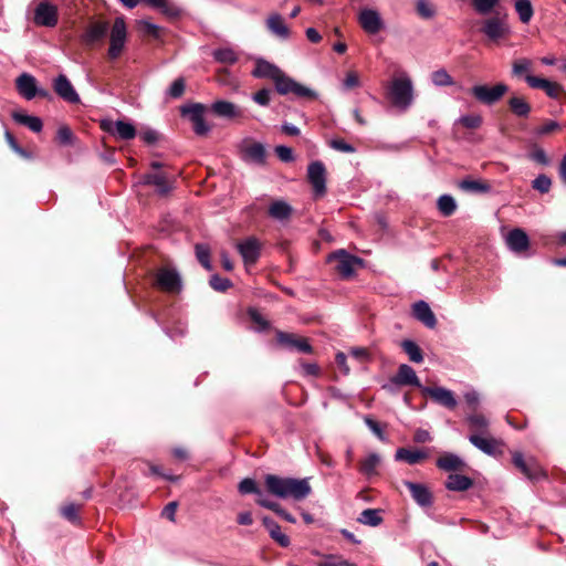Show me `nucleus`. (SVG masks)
<instances>
[{"label":"nucleus","mask_w":566,"mask_h":566,"mask_svg":"<svg viewBox=\"0 0 566 566\" xmlns=\"http://www.w3.org/2000/svg\"><path fill=\"white\" fill-rule=\"evenodd\" d=\"M275 154L284 163H291L294 160L293 150H292V148H290L287 146H284V145L276 146Z\"/></svg>","instance_id":"64"},{"label":"nucleus","mask_w":566,"mask_h":566,"mask_svg":"<svg viewBox=\"0 0 566 566\" xmlns=\"http://www.w3.org/2000/svg\"><path fill=\"white\" fill-rule=\"evenodd\" d=\"M467 421L472 430L479 432L478 434L488 433L489 420L483 415L468 416Z\"/></svg>","instance_id":"46"},{"label":"nucleus","mask_w":566,"mask_h":566,"mask_svg":"<svg viewBox=\"0 0 566 566\" xmlns=\"http://www.w3.org/2000/svg\"><path fill=\"white\" fill-rule=\"evenodd\" d=\"M15 85L19 94L30 101L36 96V80L29 73H22L17 80Z\"/></svg>","instance_id":"23"},{"label":"nucleus","mask_w":566,"mask_h":566,"mask_svg":"<svg viewBox=\"0 0 566 566\" xmlns=\"http://www.w3.org/2000/svg\"><path fill=\"white\" fill-rule=\"evenodd\" d=\"M405 485L411 493L412 499L423 507L432 504V495L427 486L420 483L405 481Z\"/></svg>","instance_id":"25"},{"label":"nucleus","mask_w":566,"mask_h":566,"mask_svg":"<svg viewBox=\"0 0 566 566\" xmlns=\"http://www.w3.org/2000/svg\"><path fill=\"white\" fill-rule=\"evenodd\" d=\"M365 423L366 426L373 431V433L381 441H387V438L384 433V430L381 428V426L375 421L374 419H371L370 417H366L365 418Z\"/></svg>","instance_id":"63"},{"label":"nucleus","mask_w":566,"mask_h":566,"mask_svg":"<svg viewBox=\"0 0 566 566\" xmlns=\"http://www.w3.org/2000/svg\"><path fill=\"white\" fill-rule=\"evenodd\" d=\"M380 457L379 454L373 452L369 453L365 459L360 461L359 471L361 474L366 475L367 478L374 476L377 474V468L380 464Z\"/></svg>","instance_id":"38"},{"label":"nucleus","mask_w":566,"mask_h":566,"mask_svg":"<svg viewBox=\"0 0 566 566\" xmlns=\"http://www.w3.org/2000/svg\"><path fill=\"white\" fill-rule=\"evenodd\" d=\"M139 29L143 33L153 38H159L161 31L160 27L147 20L139 21Z\"/></svg>","instance_id":"58"},{"label":"nucleus","mask_w":566,"mask_h":566,"mask_svg":"<svg viewBox=\"0 0 566 566\" xmlns=\"http://www.w3.org/2000/svg\"><path fill=\"white\" fill-rule=\"evenodd\" d=\"M101 127L103 130L123 140H130L136 136L135 126L125 120H103Z\"/></svg>","instance_id":"12"},{"label":"nucleus","mask_w":566,"mask_h":566,"mask_svg":"<svg viewBox=\"0 0 566 566\" xmlns=\"http://www.w3.org/2000/svg\"><path fill=\"white\" fill-rule=\"evenodd\" d=\"M244 160L262 165L265 161V148L260 143H250L243 148Z\"/></svg>","instance_id":"34"},{"label":"nucleus","mask_w":566,"mask_h":566,"mask_svg":"<svg viewBox=\"0 0 566 566\" xmlns=\"http://www.w3.org/2000/svg\"><path fill=\"white\" fill-rule=\"evenodd\" d=\"M511 111L518 117H526L531 112L530 104L523 98L513 96L509 101Z\"/></svg>","instance_id":"42"},{"label":"nucleus","mask_w":566,"mask_h":566,"mask_svg":"<svg viewBox=\"0 0 566 566\" xmlns=\"http://www.w3.org/2000/svg\"><path fill=\"white\" fill-rule=\"evenodd\" d=\"M389 385H394L397 387L415 386L420 389H421V387H423L420 384V380H419L415 369L407 364H401L398 367L396 375L390 378Z\"/></svg>","instance_id":"18"},{"label":"nucleus","mask_w":566,"mask_h":566,"mask_svg":"<svg viewBox=\"0 0 566 566\" xmlns=\"http://www.w3.org/2000/svg\"><path fill=\"white\" fill-rule=\"evenodd\" d=\"M525 81L532 88L543 90L552 98H558L562 93V86L556 82L533 75H526Z\"/></svg>","instance_id":"22"},{"label":"nucleus","mask_w":566,"mask_h":566,"mask_svg":"<svg viewBox=\"0 0 566 566\" xmlns=\"http://www.w3.org/2000/svg\"><path fill=\"white\" fill-rule=\"evenodd\" d=\"M12 118L21 124L27 126L29 129H31L34 133H40L43 128V123L40 117L27 115L22 113H13Z\"/></svg>","instance_id":"39"},{"label":"nucleus","mask_w":566,"mask_h":566,"mask_svg":"<svg viewBox=\"0 0 566 566\" xmlns=\"http://www.w3.org/2000/svg\"><path fill=\"white\" fill-rule=\"evenodd\" d=\"M505 242L509 249L515 253L525 252L530 247V239L527 233L520 228H515L505 237Z\"/></svg>","instance_id":"21"},{"label":"nucleus","mask_w":566,"mask_h":566,"mask_svg":"<svg viewBox=\"0 0 566 566\" xmlns=\"http://www.w3.org/2000/svg\"><path fill=\"white\" fill-rule=\"evenodd\" d=\"M53 87H54L55 93L64 101L72 103V104H76L80 102L78 94L76 93L72 83L69 81V78L65 75L60 74L54 80Z\"/></svg>","instance_id":"20"},{"label":"nucleus","mask_w":566,"mask_h":566,"mask_svg":"<svg viewBox=\"0 0 566 566\" xmlns=\"http://www.w3.org/2000/svg\"><path fill=\"white\" fill-rule=\"evenodd\" d=\"M211 111L219 117L235 118L241 115L240 109L235 104L228 101H216L211 105Z\"/></svg>","instance_id":"32"},{"label":"nucleus","mask_w":566,"mask_h":566,"mask_svg":"<svg viewBox=\"0 0 566 566\" xmlns=\"http://www.w3.org/2000/svg\"><path fill=\"white\" fill-rule=\"evenodd\" d=\"M185 87L186 84L184 78L179 77L169 86L167 94L172 98H179L184 94Z\"/></svg>","instance_id":"61"},{"label":"nucleus","mask_w":566,"mask_h":566,"mask_svg":"<svg viewBox=\"0 0 566 566\" xmlns=\"http://www.w3.org/2000/svg\"><path fill=\"white\" fill-rule=\"evenodd\" d=\"M437 206L440 213L444 217L452 216L457 210V202L454 198L450 195L440 196L438 198Z\"/></svg>","instance_id":"41"},{"label":"nucleus","mask_w":566,"mask_h":566,"mask_svg":"<svg viewBox=\"0 0 566 566\" xmlns=\"http://www.w3.org/2000/svg\"><path fill=\"white\" fill-rule=\"evenodd\" d=\"M175 181V177L163 171L146 174L142 179L143 185L154 186L156 188V192L161 197H165L172 191Z\"/></svg>","instance_id":"10"},{"label":"nucleus","mask_w":566,"mask_h":566,"mask_svg":"<svg viewBox=\"0 0 566 566\" xmlns=\"http://www.w3.org/2000/svg\"><path fill=\"white\" fill-rule=\"evenodd\" d=\"M431 80L436 86H450L454 84L453 78L444 69L434 71L431 74Z\"/></svg>","instance_id":"50"},{"label":"nucleus","mask_w":566,"mask_h":566,"mask_svg":"<svg viewBox=\"0 0 566 566\" xmlns=\"http://www.w3.org/2000/svg\"><path fill=\"white\" fill-rule=\"evenodd\" d=\"M239 492L241 494H256L261 495V491L256 485V482L253 479L245 478L239 483Z\"/></svg>","instance_id":"55"},{"label":"nucleus","mask_w":566,"mask_h":566,"mask_svg":"<svg viewBox=\"0 0 566 566\" xmlns=\"http://www.w3.org/2000/svg\"><path fill=\"white\" fill-rule=\"evenodd\" d=\"M421 392L450 410H453L458 405L454 394L444 387H421Z\"/></svg>","instance_id":"15"},{"label":"nucleus","mask_w":566,"mask_h":566,"mask_svg":"<svg viewBox=\"0 0 566 566\" xmlns=\"http://www.w3.org/2000/svg\"><path fill=\"white\" fill-rule=\"evenodd\" d=\"M328 145L333 149L340 151V153L352 154V153H355V150H356L353 145L348 144L346 140H344L342 138L332 139V140H329Z\"/></svg>","instance_id":"59"},{"label":"nucleus","mask_w":566,"mask_h":566,"mask_svg":"<svg viewBox=\"0 0 566 566\" xmlns=\"http://www.w3.org/2000/svg\"><path fill=\"white\" fill-rule=\"evenodd\" d=\"M263 525L269 531L270 536L274 539L280 546L287 547L290 545V538L287 535L282 533L280 525L273 521L271 517L264 516L262 518Z\"/></svg>","instance_id":"33"},{"label":"nucleus","mask_w":566,"mask_h":566,"mask_svg":"<svg viewBox=\"0 0 566 566\" xmlns=\"http://www.w3.org/2000/svg\"><path fill=\"white\" fill-rule=\"evenodd\" d=\"M429 457V453L424 450H412L407 448H399L396 451L395 460L403 461L410 465L417 464Z\"/></svg>","instance_id":"29"},{"label":"nucleus","mask_w":566,"mask_h":566,"mask_svg":"<svg viewBox=\"0 0 566 566\" xmlns=\"http://www.w3.org/2000/svg\"><path fill=\"white\" fill-rule=\"evenodd\" d=\"M528 156L533 161L539 165L547 166L549 164V158L543 148L536 147Z\"/></svg>","instance_id":"62"},{"label":"nucleus","mask_w":566,"mask_h":566,"mask_svg":"<svg viewBox=\"0 0 566 566\" xmlns=\"http://www.w3.org/2000/svg\"><path fill=\"white\" fill-rule=\"evenodd\" d=\"M437 467L446 472L463 471L467 468L465 461L458 454L444 452L437 459Z\"/></svg>","instance_id":"24"},{"label":"nucleus","mask_w":566,"mask_h":566,"mask_svg":"<svg viewBox=\"0 0 566 566\" xmlns=\"http://www.w3.org/2000/svg\"><path fill=\"white\" fill-rule=\"evenodd\" d=\"M481 32L491 41L497 42L510 34L511 29L505 18L492 17L486 19L481 28Z\"/></svg>","instance_id":"11"},{"label":"nucleus","mask_w":566,"mask_h":566,"mask_svg":"<svg viewBox=\"0 0 566 566\" xmlns=\"http://www.w3.org/2000/svg\"><path fill=\"white\" fill-rule=\"evenodd\" d=\"M500 0H472V6L479 14L490 13Z\"/></svg>","instance_id":"52"},{"label":"nucleus","mask_w":566,"mask_h":566,"mask_svg":"<svg viewBox=\"0 0 566 566\" xmlns=\"http://www.w3.org/2000/svg\"><path fill=\"white\" fill-rule=\"evenodd\" d=\"M458 122L465 128L475 129L481 126L482 116L479 114H468L461 116Z\"/></svg>","instance_id":"53"},{"label":"nucleus","mask_w":566,"mask_h":566,"mask_svg":"<svg viewBox=\"0 0 566 566\" xmlns=\"http://www.w3.org/2000/svg\"><path fill=\"white\" fill-rule=\"evenodd\" d=\"M412 314L429 328H433L437 325L436 316L424 301H418L412 305Z\"/></svg>","instance_id":"26"},{"label":"nucleus","mask_w":566,"mask_h":566,"mask_svg":"<svg viewBox=\"0 0 566 566\" xmlns=\"http://www.w3.org/2000/svg\"><path fill=\"white\" fill-rule=\"evenodd\" d=\"M401 347L411 361L419 364L423 360L422 352L415 342L406 339L401 343Z\"/></svg>","instance_id":"48"},{"label":"nucleus","mask_w":566,"mask_h":566,"mask_svg":"<svg viewBox=\"0 0 566 566\" xmlns=\"http://www.w3.org/2000/svg\"><path fill=\"white\" fill-rule=\"evenodd\" d=\"M327 262L334 263V269L343 279H349L355 274L357 265L363 264V260L347 253L345 250H337L331 253Z\"/></svg>","instance_id":"4"},{"label":"nucleus","mask_w":566,"mask_h":566,"mask_svg":"<svg viewBox=\"0 0 566 566\" xmlns=\"http://www.w3.org/2000/svg\"><path fill=\"white\" fill-rule=\"evenodd\" d=\"M277 342L289 349H295L301 353L311 354L313 348L304 337H296L294 334L277 332Z\"/></svg>","instance_id":"19"},{"label":"nucleus","mask_w":566,"mask_h":566,"mask_svg":"<svg viewBox=\"0 0 566 566\" xmlns=\"http://www.w3.org/2000/svg\"><path fill=\"white\" fill-rule=\"evenodd\" d=\"M196 255H197L198 261L201 263V265L205 269L211 270L210 251L207 245L197 244L196 245Z\"/></svg>","instance_id":"56"},{"label":"nucleus","mask_w":566,"mask_h":566,"mask_svg":"<svg viewBox=\"0 0 566 566\" xmlns=\"http://www.w3.org/2000/svg\"><path fill=\"white\" fill-rule=\"evenodd\" d=\"M181 115L187 116L192 124V129L198 136H206L211 127L205 120L206 107L203 104L193 103L181 107Z\"/></svg>","instance_id":"6"},{"label":"nucleus","mask_w":566,"mask_h":566,"mask_svg":"<svg viewBox=\"0 0 566 566\" xmlns=\"http://www.w3.org/2000/svg\"><path fill=\"white\" fill-rule=\"evenodd\" d=\"M459 186L462 190L472 192H489L491 189V187L488 184L472 179H464L460 182Z\"/></svg>","instance_id":"49"},{"label":"nucleus","mask_w":566,"mask_h":566,"mask_svg":"<svg viewBox=\"0 0 566 566\" xmlns=\"http://www.w3.org/2000/svg\"><path fill=\"white\" fill-rule=\"evenodd\" d=\"M509 91L507 85L499 83L492 87L488 85H474L471 88L472 95L481 103L492 105L500 101Z\"/></svg>","instance_id":"8"},{"label":"nucleus","mask_w":566,"mask_h":566,"mask_svg":"<svg viewBox=\"0 0 566 566\" xmlns=\"http://www.w3.org/2000/svg\"><path fill=\"white\" fill-rule=\"evenodd\" d=\"M514 9L522 23L527 24L534 14V9L530 0H516Z\"/></svg>","instance_id":"40"},{"label":"nucleus","mask_w":566,"mask_h":566,"mask_svg":"<svg viewBox=\"0 0 566 566\" xmlns=\"http://www.w3.org/2000/svg\"><path fill=\"white\" fill-rule=\"evenodd\" d=\"M532 187L541 193H547L552 187V180L546 175H538L533 181Z\"/></svg>","instance_id":"54"},{"label":"nucleus","mask_w":566,"mask_h":566,"mask_svg":"<svg viewBox=\"0 0 566 566\" xmlns=\"http://www.w3.org/2000/svg\"><path fill=\"white\" fill-rule=\"evenodd\" d=\"M358 22L368 34H377L384 29V21L379 12L374 9H363L358 15Z\"/></svg>","instance_id":"17"},{"label":"nucleus","mask_w":566,"mask_h":566,"mask_svg":"<svg viewBox=\"0 0 566 566\" xmlns=\"http://www.w3.org/2000/svg\"><path fill=\"white\" fill-rule=\"evenodd\" d=\"M266 27L269 31L280 39H287L290 36V30L287 25L284 23V20L281 14L272 13L266 19Z\"/></svg>","instance_id":"30"},{"label":"nucleus","mask_w":566,"mask_h":566,"mask_svg":"<svg viewBox=\"0 0 566 566\" xmlns=\"http://www.w3.org/2000/svg\"><path fill=\"white\" fill-rule=\"evenodd\" d=\"M307 179L316 195L322 196L326 191V169L322 161L316 160L308 165Z\"/></svg>","instance_id":"14"},{"label":"nucleus","mask_w":566,"mask_h":566,"mask_svg":"<svg viewBox=\"0 0 566 566\" xmlns=\"http://www.w3.org/2000/svg\"><path fill=\"white\" fill-rule=\"evenodd\" d=\"M390 103L400 111H407L413 102V86L408 75L395 77L388 87Z\"/></svg>","instance_id":"2"},{"label":"nucleus","mask_w":566,"mask_h":566,"mask_svg":"<svg viewBox=\"0 0 566 566\" xmlns=\"http://www.w3.org/2000/svg\"><path fill=\"white\" fill-rule=\"evenodd\" d=\"M33 22L39 27L54 28L59 22V9L48 0H42L34 9Z\"/></svg>","instance_id":"7"},{"label":"nucleus","mask_w":566,"mask_h":566,"mask_svg":"<svg viewBox=\"0 0 566 566\" xmlns=\"http://www.w3.org/2000/svg\"><path fill=\"white\" fill-rule=\"evenodd\" d=\"M108 29H109V25L107 22L93 23L85 31V33L83 35V41L86 44L92 45V44L103 40L106 36Z\"/></svg>","instance_id":"28"},{"label":"nucleus","mask_w":566,"mask_h":566,"mask_svg":"<svg viewBox=\"0 0 566 566\" xmlns=\"http://www.w3.org/2000/svg\"><path fill=\"white\" fill-rule=\"evenodd\" d=\"M142 2L156 10H159L163 14L169 18H177L181 13L180 8L169 0H142Z\"/></svg>","instance_id":"35"},{"label":"nucleus","mask_w":566,"mask_h":566,"mask_svg":"<svg viewBox=\"0 0 566 566\" xmlns=\"http://www.w3.org/2000/svg\"><path fill=\"white\" fill-rule=\"evenodd\" d=\"M473 485V480L461 474H450L446 482V488L450 491L463 492Z\"/></svg>","instance_id":"36"},{"label":"nucleus","mask_w":566,"mask_h":566,"mask_svg":"<svg viewBox=\"0 0 566 566\" xmlns=\"http://www.w3.org/2000/svg\"><path fill=\"white\" fill-rule=\"evenodd\" d=\"M316 566H356V565L353 563H349L348 560H346L342 557L329 555V556L325 557L324 560L319 562Z\"/></svg>","instance_id":"60"},{"label":"nucleus","mask_w":566,"mask_h":566,"mask_svg":"<svg viewBox=\"0 0 566 566\" xmlns=\"http://www.w3.org/2000/svg\"><path fill=\"white\" fill-rule=\"evenodd\" d=\"M532 61L527 57L516 59L512 64V75L516 77H526L531 75Z\"/></svg>","instance_id":"45"},{"label":"nucleus","mask_w":566,"mask_h":566,"mask_svg":"<svg viewBox=\"0 0 566 566\" xmlns=\"http://www.w3.org/2000/svg\"><path fill=\"white\" fill-rule=\"evenodd\" d=\"M513 464L530 480L537 481L545 476V472L538 462L528 458L525 459L521 452H514L512 455Z\"/></svg>","instance_id":"9"},{"label":"nucleus","mask_w":566,"mask_h":566,"mask_svg":"<svg viewBox=\"0 0 566 566\" xmlns=\"http://www.w3.org/2000/svg\"><path fill=\"white\" fill-rule=\"evenodd\" d=\"M210 286L218 291V292H224L227 291L228 289L231 287L232 283L229 279L227 277H221L220 275L218 274H214L210 277Z\"/></svg>","instance_id":"57"},{"label":"nucleus","mask_w":566,"mask_h":566,"mask_svg":"<svg viewBox=\"0 0 566 566\" xmlns=\"http://www.w3.org/2000/svg\"><path fill=\"white\" fill-rule=\"evenodd\" d=\"M357 521L364 525L378 526L382 522L379 510L366 509L364 510Z\"/></svg>","instance_id":"43"},{"label":"nucleus","mask_w":566,"mask_h":566,"mask_svg":"<svg viewBox=\"0 0 566 566\" xmlns=\"http://www.w3.org/2000/svg\"><path fill=\"white\" fill-rule=\"evenodd\" d=\"M469 441L479 450L489 455H494L497 452L500 443L485 434H471Z\"/></svg>","instance_id":"27"},{"label":"nucleus","mask_w":566,"mask_h":566,"mask_svg":"<svg viewBox=\"0 0 566 566\" xmlns=\"http://www.w3.org/2000/svg\"><path fill=\"white\" fill-rule=\"evenodd\" d=\"M269 214L275 220H287L292 214V207L283 200H276L270 205Z\"/></svg>","instance_id":"37"},{"label":"nucleus","mask_w":566,"mask_h":566,"mask_svg":"<svg viewBox=\"0 0 566 566\" xmlns=\"http://www.w3.org/2000/svg\"><path fill=\"white\" fill-rule=\"evenodd\" d=\"M81 509H82L81 504L69 503V504L62 506L60 509V512H61V515L69 522L73 523V524H80L81 518H80L78 513H80Z\"/></svg>","instance_id":"47"},{"label":"nucleus","mask_w":566,"mask_h":566,"mask_svg":"<svg viewBox=\"0 0 566 566\" xmlns=\"http://www.w3.org/2000/svg\"><path fill=\"white\" fill-rule=\"evenodd\" d=\"M213 59L222 64L232 65L238 61L237 53L230 48L217 49L212 53Z\"/></svg>","instance_id":"44"},{"label":"nucleus","mask_w":566,"mask_h":566,"mask_svg":"<svg viewBox=\"0 0 566 566\" xmlns=\"http://www.w3.org/2000/svg\"><path fill=\"white\" fill-rule=\"evenodd\" d=\"M280 71L281 70L276 65H274L263 59H259L255 62V66H254V70L252 71V75L254 77L271 78L272 81H274V78L279 75Z\"/></svg>","instance_id":"31"},{"label":"nucleus","mask_w":566,"mask_h":566,"mask_svg":"<svg viewBox=\"0 0 566 566\" xmlns=\"http://www.w3.org/2000/svg\"><path fill=\"white\" fill-rule=\"evenodd\" d=\"M237 249L245 265L254 264L260 258L261 243L254 237H249L237 244Z\"/></svg>","instance_id":"16"},{"label":"nucleus","mask_w":566,"mask_h":566,"mask_svg":"<svg viewBox=\"0 0 566 566\" xmlns=\"http://www.w3.org/2000/svg\"><path fill=\"white\" fill-rule=\"evenodd\" d=\"M416 10L423 19H431L436 14V9L429 0H418L416 3Z\"/></svg>","instance_id":"51"},{"label":"nucleus","mask_w":566,"mask_h":566,"mask_svg":"<svg viewBox=\"0 0 566 566\" xmlns=\"http://www.w3.org/2000/svg\"><path fill=\"white\" fill-rule=\"evenodd\" d=\"M268 491L280 499L302 501L312 493L308 479L283 478L268 474L264 479Z\"/></svg>","instance_id":"1"},{"label":"nucleus","mask_w":566,"mask_h":566,"mask_svg":"<svg viewBox=\"0 0 566 566\" xmlns=\"http://www.w3.org/2000/svg\"><path fill=\"white\" fill-rule=\"evenodd\" d=\"M127 38V28L126 22L123 17H117L114 20V23L111 29L109 34V48H108V56L113 60L117 59L125 46Z\"/></svg>","instance_id":"5"},{"label":"nucleus","mask_w":566,"mask_h":566,"mask_svg":"<svg viewBox=\"0 0 566 566\" xmlns=\"http://www.w3.org/2000/svg\"><path fill=\"white\" fill-rule=\"evenodd\" d=\"M156 285L167 293H179L181 280L175 270L164 268L156 274Z\"/></svg>","instance_id":"13"},{"label":"nucleus","mask_w":566,"mask_h":566,"mask_svg":"<svg viewBox=\"0 0 566 566\" xmlns=\"http://www.w3.org/2000/svg\"><path fill=\"white\" fill-rule=\"evenodd\" d=\"M275 90L281 95H289L293 94L294 96L298 98H304L308 101L316 99L318 97V94L301 83L294 81L292 77L284 74L282 71H280L279 75L274 78Z\"/></svg>","instance_id":"3"}]
</instances>
